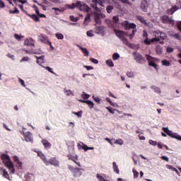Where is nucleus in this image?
<instances>
[{"label": "nucleus", "mask_w": 181, "mask_h": 181, "mask_svg": "<svg viewBox=\"0 0 181 181\" xmlns=\"http://www.w3.org/2000/svg\"><path fill=\"white\" fill-rule=\"evenodd\" d=\"M1 159L3 160V163L8 168V170H10L11 173H15V165H13V163L11 160V157L8 154L3 153L1 155Z\"/></svg>", "instance_id": "nucleus-1"}, {"label": "nucleus", "mask_w": 181, "mask_h": 181, "mask_svg": "<svg viewBox=\"0 0 181 181\" xmlns=\"http://www.w3.org/2000/svg\"><path fill=\"white\" fill-rule=\"evenodd\" d=\"M29 58L28 57H24L22 58V59L21 60V63L23 62H29Z\"/></svg>", "instance_id": "nucleus-58"}, {"label": "nucleus", "mask_w": 181, "mask_h": 181, "mask_svg": "<svg viewBox=\"0 0 181 181\" xmlns=\"http://www.w3.org/2000/svg\"><path fill=\"white\" fill-rule=\"evenodd\" d=\"M150 145H153V146H156L158 145V142L156 141L149 140Z\"/></svg>", "instance_id": "nucleus-51"}, {"label": "nucleus", "mask_w": 181, "mask_h": 181, "mask_svg": "<svg viewBox=\"0 0 181 181\" xmlns=\"http://www.w3.org/2000/svg\"><path fill=\"white\" fill-rule=\"evenodd\" d=\"M112 22H113L115 26H116L117 23H118L119 22V18L117 16H114L112 17Z\"/></svg>", "instance_id": "nucleus-29"}, {"label": "nucleus", "mask_w": 181, "mask_h": 181, "mask_svg": "<svg viewBox=\"0 0 181 181\" xmlns=\"http://www.w3.org/2000/svg\"><path fill=\"white\" fill-rule=\"evenodd\" d=\"M78 9L81 12H88L90 11V7L87 6V4H84V2L82 1H77L76 4L73 3L71 6H70V9H74V8Z\"/></svg>", "instance_id": "nucleus-2"}, {"label": "nucleus", "mask_w": 181, "mask_h": 181, "mask_svg": "<svg viewBox=\"0 0 181 181\" xmlns=\"http://www.w3.org/2000/svg\"><path fill=\"white\" fill-rule=\"evenodd\" d=\"M173 48L170 47H167V53H173Z\"/></svg>", "instance_id": "nucleus-57"}, {"label": "nucleus", "mask_w": 181, "mask_h": 181, "mask_svg": "<svg viewBox=\"0 0 181 181\" xmlns=\"http://www.w3.org/2000/svg\"><path fill=\"white\" fill-rule=\"evenodd\" d=\"M9 13H19V9L18 8H15L14 11L10 10L8 11Z\"/></svg>", "instance_id": "nucleus-47"}, {"label": "nucleus", "mask_w": 181, "mask_h": 181, "mask_svg": "<svg viewBox=\"0 0 181 181\" xmlns=\"http://www.w3.org/2000/svg\"><path fill=\"white\" fill-rule=\"evenodd\" d=\"M166 37H168L166 33L160 31V40H165Z\"/></svg>", "instance_id": "nucleus-31"}, {"label": "nucleus", "mask_w": 181, "mask_h": 181, "mask_svg": "<svg viewBox=\"0 0 181 181\" xmlns=\"http://www.w3.org/2000/svg\"><path fill=\"white\" fill-rule=\"evenodd\" d=\"M127 76H128L130 78H134V72H127Z\"/></svg>", "instance_id": "nucleus-56"}, {"label": "nucleus", "mask_w": 181, "mask_h": 181, "mask_svg": "<svg viewBox=\"0 0 181 181\" xmlns=\"http://www.w3.org/2000/svg\"><path fill=\"white\" fill-rule=\"evenodd\" d=\"M106 110H107V111H109L110 114H114V112L112 111V107H106Z\"/></svg>", "instance_id": "nucleus-64"}, {"label": "nucleus", "mask_w": 181, "mask_h": 181, "mask_svg": "<svg viewBox=\"0 0 181 181\" xmlns=\"http://www.w3.org/2000/svg\"><path fill=\"white\" fill-rule=\"evenodd\" d=\"M174 37L177 40H181V37H180V35H179V33H175Z\"/></svg>", "instance_id": "nucleus-54"}, {"label": "nucleus", "mask_w": 181, "mask_h": 181, "mask_svg": "<svg viewBox=\"0 0 181 181\" xmlns=\"http://www.w3.org/2000/svg\"><path fill=\"white\" fill-rule=\"evenodd\" d=\"M7 57L11 59V60H15V55L11 54V53L7 54Z\"/></svg>", "instance_id": "nucleus-53"}, {"label": "nucleus", "mask_w": 181, "mask_h": 181, "mask_svg": "<svg viewBox=\"0 0 181 181\" xmlns=\"http://www.w3.org/2000/svg\"><path fill=\"white\" fill-rule=\"evenodd\" d=\"M55 36L57 39H59V40H62V39H64V35L62 33H57L55 34Z\"/></svg>", "instance_id": "nucleus-35"}, {"label": "nucleus", "mask_w": 181, "mask_h": 181, "mask_svg": "<svg viewBox=\"0 0 181 181\" xmlns=\"http://www.w3.org/2000/svg\"><path fill=\"white\" fill-rule=\"evenodd\" d=\"M112 165L114 172L117 175H119V169L118 168V165H117V163L113 162Z\"/></svg>", "instance_id": "nucleus-24"}, {"label": "nucleus", "mask_w": 181, "mask_h": 181, "mask_svg": "<svg viewBox=\"0 0 181 181\" xmlns=\"http://www.w3.org/2000/svg\"><path fill=\"white\" fill-rule=\"evenodd\" d=\"M86 104L87 105H88L90 110H93V108H94V103H93L91 100H86Z\"/></svg>", "instance_id": "nucleus-32"}, {"label": "nucleus", "mask_w": 181, "mask_h": 181, "mask_svg": "<svg viewBox=\"0 0 181 181\" xmlns=\"http://www.w3.org/2000/svg\"><path fill=\"white\" fill-rule=\"evenodd\" d=\"M103 32H104V28L103 27L96 26L95 33H98V35H100V33H103Z\"/></svg>", "instance_id": "nucleus-27"}, {"label": "nucleus", "mask_w": 181, "mask_h": 181, "mask_svg": "<svg viewBox=\"0 0 181 181\" xmlns=\"http://www.w3.org/2000/svg\"><path fill=\"white\" fill-rule=\"evenodd\" d=\"M14 37L16 39V40L21 41L22 39H23V35H19L18 34H14Z\"/></svg>", "instance_id": "nucleus-39"}, {"label": "nucleus", "mask_w": 181, "mask_h": 181, "mask_svg": "<svg viewBox=\"0 0 181 181\" xmlns=\"http://www.w3.org/2000/svg\"><path fill=\"white\" fill-rule=\"evenodd\" d=\"M24 45L25 46H31L33 47L35 46V41L32 38L26 39L24 41Z\"/></svg>", "instance_id": "nucleus-17"}, {"label": "nucleus", "mask_w": 181, "mask_h": 181, "mask_svg": "<svg viewBox=\"0 0 181 181\" xmlns=\"http://www.w3.org/2000/svg\"><path fill=\"white\" fill-rule=\"evenodd\" d=\"M8 4H10V5H13V4L12 3V0H7ZM19 2L20 4H26V2H28L27 0H13V2Z\"/></svg>", "instance_id": "nucleus-23"}, {"label": "nucleus", "mask_w": 181, "mask_h": 181, "mask_svg": "<svg viewBox=\"0 0 181 181\" xmlns=\"http://www.w3.org/2000/svg\"><path fill=\"white\" fill-rule=\"evenodd\" d=\"M163 23H168V25H175V21L168 16H163L161 17Z\"/></svg>", "instance_id": "nucleus-11"}, {"label": "nucleus", "mask_w": 181, "mask_h": 181, "mask_svg": "<svg viewBox=\"0 0 181 181\" xmlns=\"http://www.w3.org/2000/svg\"><path fill=\"white\" fill-rule=\"evenodd\" d=\"M163 66H170V62L166 59H164L161 62Z\"/></svg>", "instance_id": "nucleus-34"}, {"label": "nucleus", "mask_w": 181, "mask_h": 181, "mask_svg": "<svg viewBox=\"0 0 181 181\" xmlns=\"http://www.w3.org/2000/svg\"><path fill=\"white\" fill-rule=\"evenodd\" d=\"M156 52L157 54H162V53L163 52V51L162 50V47H156Z\"/></svg>", "instance_id": "nucleus-38"}, {"label": "nucleus", "mask_w": 181, "mask_h": 181, "mask_svg": "<svg viewBox=\"0 0 181 181\" xmlns=\"http://www.w3.org/2000/svg\"><path fill=\"white\" fill-rule=\"evenodd\" d=\"M64 94H66V95H67L68 97H70V95H74V93L71 91V90H64Z\"/></svg>", "instance_id": "nucleus-30"}, {"label": "nucleus", "mask_w": 181, "mask_h": 181, "mask_svg": "<svg viewBox=\"0 0 181 181\" xmlns=\"http://www.w3.org/2000/svg\"><path fill=\"white\" fill-rule=\"evenodd\" d=\"M81 170H83V169L76 168L73 171V175L74 177H79V176H81L83 175V171Z\"/></svg>", "instance_id": "nucleus-16"}, {"label": "nucleus", "mask_w": 181, "mask_h": 181, "mask_svg": "<svg viewBox=\"0 0 181 181\" xmlns=\"http://www.w3.org/2000/svg\"><path fill=\"white\" fill-rule=\"evenodd\" d=\"M39 39L40 42H41L42 43H45V45H49V46H52V42L49 41V38L46 35L41 34L39 36Z\"/></svg>", "instance_id": "nucleus-12"}, {"label": "nucleus", "mask_w": 181, "mask_h": 181, "mask_svg": "<svg viewBox=\"0 0 181 181\" xmlns=\"http://www.w3.org/2000/svg\"><path fill=\"white\" fill-rule=\"evenodd\" d=\"M151 88L155 93H160V88H158L157 86H151Z\"/></svg>", "instance_id": "nucleus-45"}, {"label": "nucleus", "mask_w": 181, "mask_h": 181, "mask_svg": "<svg viewBox=\"0 0 181 181\" xmlns=\"http://www.w3.org/2000/svg\"><path fill=\"white\" fill-rule=\"evenodd\" d=\"M53 11H55V15H60V12H62V10H60L59 8L53 7Z\"/></svg>", "instance_id": "nucleus-42"}, {"label": "nucleus", "mask_w": 181, "mask_h": 181, "mask_svg": "<svg viewBox=\"0 0 181 181\" xmlns=\"http://www.w3.org/2000/svg\"><path fill=\"white\" fill-rule=\"evenodd\" d=\"M70 19L72 22H77L78 19L77 18H75L74 16H71Z\"/></svg>", "instance_id": "nucleus-55"}, {"label": "nucleus", "mask_w": 181, "mask_h": 181, "mask_svg": "<svg viewBox=\"0 0 181 181\" xmlns=\"http://www.w3.org/2000/svg\"><path fill=\"white\" fill-rule=\"evenodd\" d=\"M93 15L96 25H101V18H105V16L103 13H99L97 11H94Z\"/></svg>", "instance_id": "nucleus-7"}, {"label": "nucleus", "mask_w": 181, "mask_h": 181, "mask_svg": "<svg viewBox=\"0 0 181 181\" xmlns=\"http://www.w3.org/2000/svg\"><path fill=\"white\" fill-rule=\"evenodd\" d=\"M119 58V54H118V53L113 54V55H112L113 60H118Z\"/></svg>", "instance_id": "nucleus-46"}, {"label": "nucleus", "mask_w": 181, "mask_h": 181, "mask_svg": "<svg viewBox=\"0 0 181 181\" xmlns=\"http://www.w3.org/2000/svg\"><path fill=\"white\" fill-rule=\"evenodd\" d=\"M134 177H138L139 176V173L136 170L133 169Z\"/></svg>", "instance_id": "nucleus-49"}, {"label": "nucleus", "mask_w": 181, "mask_h": 181, "mask_svg": "<svg viewBox=\"0 0 181 181\" xmlns=\"http://www.w3.org/2000/svg\"><path fill=\"white\" fill-rule=\"evenodd\" d=\"M41 142L45 146V149H50V148H52V144H50V142H49V141L47 139H42Z\"/></svg>", "instance_id": "nucleus-18"}, {"label": "nucleus", "mask_w": 181, "mask_h": 181, "mask_svg": "<svg viewBox=\"0 0 181 181\" xmlns=\"http://www.w3.org/2000/svg\"><path fill=\"white\" fill-rule=\"evenodd\" d=\"M133 56L136 63H139V64L146 63V59H145V57H144V56H142L141 54L138 53V52H133Z\"/></svg>", "instance_id": "nucleus-5"}, {"label": "nucleus", "mask_w": 181, "mask_h": 181, "mask_svg": "<svg viewBox=\"0 0 181 181\" xmlns=\"http://www.w3.org/2000/svg\"><path fill=\"white\" fill-rule=\"evenodd\" d=\"M79 49L84 54V56H86V57H88L90 52H88V49H87V48H83V47H80Z\"/></svg>", "instance_id": "nucleus-22"}, {"label": "nucleus", "mask_w": 181, "mask_h": 181, "mask_svg": "<svg viewBox=\"0 0 181 181\" xmlns=\"http://www.w3.org/2000/svg\"><path fill=\"white\" fill-rule=\"evenodd\" d=\"M136 19H138V21H139L141 23H143V25H147L146 20H145L144 17L141 16H137Z\"/></svg>", "instance_id": "nucleus-26"}, {"label": "nucleus", "mask_w": 181, "mask_h": 181, "mask_svg": "<svg viewBox=\"0 0 181 181\" xmlns=\"http://www.w3.org/2000/svg\"><path fill=\"white\" fill-rule=\"evenodd\" d=\"M106 64L109 66V67H114V62H112V60L108 59L106 61Z\"/></svg>", "instance_id": "nucleus-37"}, {"label": "nucleus", "mask_w": 181, "mask_h": 181, "mask_svg": "<svg viewBox=\"0 0 181 181\" xmlns=\"http://www.w3.org/2000/svg\"><path fill=\"white\" fill-rule=\"evenodd\" d=\"M83 67L86 69V70H93L94 69V67H93L92 66H87V65H84Z\"/></svg>", "instance_id": "nucleus-60"}, {"label": "nucleus", "mask_w": 181, "mask_h": 181, "mask_svg": "<svg viewBox=\"0 0 181 181\" xmlns=\"http://www.w3.org/2000/svg\"><path fill=\"white\" fill-rule=\"evenodd\" d=\"M23 136L26 142H33V137L32 136V133L30 132H23Z\"/></svg>", "instance_id": "nucleus-14"}, {"label": "nucleus", "mask_w": 181, "mask_h": 181, "mask_svg": "<svg viewBox=\"0 0 181 181\" xmlns=\"http://www.w3.org/2000/svg\"><path fill=\"white\" fill-rule=\"evenodd\" d=\"M81 148L82 149H83V151H85V152H87V151H88V146L84 144H82Z\"/></svg>", "instance_id": "nucleus-50"}, {"label": "nucleus", "mask_w": 181, "mask_h": 181, "mask_svg": "<svg viewBox=\"0 0 181 181\" xmlns=\"http://www.w3.org/2000/svg\"><path fill=\"white\" fill-rule=\"evenodd\" d=\"M148 8H149V4L146 0H141L140 8L142 12H148Z\"/></svg>", "instance_id": "nucleus-10"}, {"label": "nucleus", "mask_w": 181, "mask_h": 181, "mask_svg": "<svg viewBox=\"0 0 181 181\" xmlns=\"http://www.w3.org/2000/svg\"><path fill=\"white\" fill-rule=\"evenodd\" d=\"M106 11L107 12V13H111L112 12V11H114V6H108L106 8Z\"/></svg>", "instance_id": "nucleus-36"}, {"label": "nucleus", "mask_w": 181, "mask_h": 181, "mask_svg": "<svg viewBox=\"0 0 181 181\" xmlns=\"http://www.w3.org/2000/svg\"><path fill=\"white\" fill-rule=\"evenodd\" d=\"M105 23L110 28H112L113 29H115V24H114V21L110 19H106Z\"/></svg>", "instance_id": "nucleus-21"}, {"label": "nucleus", "mask_w": 181, "mask_h": 181, "mask_svg": "<svg viewBox=\"0 0 181 181\" xmlns=\"http://www.w3.org/2000/svg\"><path fill=\"white\" fill-rule=\"evenodd\" d=\"M92 98L94 100V101H95V103H98V104H100L101 99H100V98L93 95Z\"/></svg>", "instance_id": "nucleus-43"}, {"label": "nucleus", "mask_w": 181, "mask_h": 181, "mask_svg": "<svg viewBox=\"0 0 181 181\" xmlns=\"http://www.w3.org/2000/svg\"><path fill=\"white\" fill-rule=\"evenodd\" d=\"M86 35L88 37H93V36H94L93 31H87Z\"/></svg>", "instance_id": "nucleus-59"}, {"label": "nucleus", "mask_w": 181, "mask_h": 181, "mask_svg": "<svg viewBox=\"0 0 181 181\" xmlns=\"http://www.w3.org/2000/svg\"><path fill=\"white\" fill-rule=\"evenodd\" d=\"M163 131L170 136V138H174L175 139H177V141H181V136H179L177 133H173L172 131L169 130L168 127H163Z\"/></svg>", "instance_id": "nucleus-4"}, {"label": "nucleus", "mask_w": 181, "mask_h": 181, "mask_svg": "<svg viewBox=\"0 0 181 181\" xmlns=\"http://www.w3.org/2000/svg\"><path fill=\"white\" fill-rule=\"evenodd\" d=\"M90 61L94 64H98V60H97L96 59L90 58Z\"/></svg>", "instance_id": "nucleus-52"}, {"label": "nucleus", "mask_w": 181, "mask_h": 181, "mask_svg": "<svg viewBox=\"0 0 181 181\" xmlns=\"http://www.w3.org/2000/svg\"><path fill=\"white\" fill-rule=\"evenodd\" d=\"M146 60L148 62V66H151V67H154V69H158V66L155 63V60H156V58L153 57L152 56L149 54H146Z\"/></svg>", "instance_id": "nucleus-6"}, {"label": "nucleus", "mask_w": 181, "mask_h": 181, "mask_svg": "<svg viewBox=\"0 0 181 181\" xmlns=\"http://www.w3.org/2000/svg\"><path fill=\"white\" fill-rule=\"evenodd\" d=\"M0 8H5V3L2 0H0Z\"/></svg>", "instance_id": "nucleus-63"}, {"label": "nucleus", "mask_w": 181, "mask_h": 181, "mask_svg": "<svg viewBox=\"0 0 181 181\" xmlns=\"http://www.w3.org/2000/svg\"><path fill=\"white\" fill-rule=\"evenodd\" d=\"M122 25L125 29V30H129V29L136 28V24L134 23H129L128 21H124V23H122Z\"/></svg>", "instance_id": "nucleus-8"}, {"label": "nucleus", "mask_w": 181, "mask_h": 181, "mask_svg": "<svg viewBox=\"0 0 181 181\" xmlns=\"http://www.w3.org/2000/svg\"><path fill=\"white\" fill-rule=\"evenodd\" d=\"M176 11H177V6H174L173 8H171L170 9V15L175 13V12H176Z\"/></svg>", "instance_id": "nucleus-40"}, {"label": "nucleus", "mask_w": 181, "mask_h": 181, "mask_svg": "<svg viewBox=\"0 0 181 181\" xmlns=\"http://www.w3.org/2000/svg\"><path fill=\"white\" fill-rule=\"evenodd\" d=\"M3 176L6 177V179H9V174H8V172L6 170H3Z\"/></svg>", "instance_id": "nucleus-44"}, {"label": "nucleus", "mask_w": 181, "mask_h": 181, "mask_svg": "<svg viewBox=\"0 0 181 181\" xmlns=\"http://www.w3.org/2000/svg\"><path fill=\"white\" fill-rule=\"evenodd\" d=\"M106 0H92L93 4H95V5H100L103 7H104V4H105Z\"/></svg>", "instance_id": "nucleus-19"}, {"label": "nucleus", "mask_w": 181, "mask_h": 181, "mask_svg": "<svg viewBox=\"0 0 181 181\" xmlns=\"http://www.w3.org/2000/svg\"><path fill=\"white\" fill-rule=\"evenodd\" d=\"M122 4H126L127 5H129V6H132V4L129 0H119Z\"/></svg>", "instance_id": "nucleus-33"}, {"label": "nucleus", "mask_w": 181, "mask_h": 181, "mask_svg": "<svg viewBox=\"0 0 181 181\" xmlns=\"http://www.w3.org/2000/svg\"><path fill=\"white\" fill-rule=\"evenodd\" d=\"M46 166H49V165H52L55 167H59L60 165V162L57 160V158L56 157L51 158L49 160H47V163L45 164Z\"/></svg>", "instance_id": "nucleus-9"}, {"label": "nucleus", "mask_w": 181, "mask_h": 181, "mask_svg": "<svg viewBox=\"0 0 181 181\" xmlns=\"http://www.w3.org/2000/svg\"><path fill=\"white\" fill-rule=\"evenodd\" d=\"M142 37L144 39V43H145V45H151V43H152V41H151V40H148V32H146V30L143 31Z\"/></svg>", "instance_id": "nucleus-15"}, {"label": "nucleus", "mask_w": 181, "mask_h": 181, "mask_svg": "<svg viewBox=\"0 0 181 181\" xmlns=\"http://www.w3.org/2000/svg\"><path fill=\"white\" fill-rule=\"evenodd\" d=\"M161 159H162V160H165V162H169V158H168L165 156H161Z\"/></svg>", "instance_id": "nucleus-62"}, {"label": "nucleus", "mask_w": 181, "mask_h": 181, "mask_svg": "<svg viewBox=\"0 0 181 181\" xmlns=\"http://www.w3.org/2000/svg\"><path fill=\"white\" fill-rule=\"evenodd\" d=\"M28 16H30V18H32V19H33V21H35V22H40V19H39V17H37V16H36V14H27Z\"/></svg>", "instance_id": "nucleus-25"}, {"label": "nucleus", "mask_w": 181, "mask_h": 181, "mask_svg": "<svg viewBox=\"0 0 181 181\" xmlns=\"http://www.w3.org/2000/svg\"><path fill=\"white\" fill-rule=\"evenodd\" d=\"M16 163V168H18V169H22V162L18 161Z\"/></svg>", "instance_id": "nucleus-48"}, {"label": "nucleus", "mask_w": 181, "mask_h": 181, "mask_svg": "<svg viewBox=\"0 0 181 181\" xmlns=\"http://www.w3.org/2000/svg\"><path fill=\"white\" fill-rule=\"evenodd\" d=\"M91 22V15L88 13L84 18V23H87Z\"/></svg>", "instance_id": "nucleus-28"}, {"label": "nucleus", "mask_w": 181, "mask_h": 181, "mask_svg": "<svg viewBox=\"0 0 181 181\" xmlns=\"http://www.w3.org/2000/svg\"><path fill=\"white\" fill-rule=\"evenodd\" d=\"M68 158H69V160H74V159H76V160L78 159L77 157H74L71 155H69Z\"/></svg>", "instance_id": "nucleus-61"}, {"label": "nucleus", "mask_w": 181, "mask_h": 181, "mask_svg": "<svg viewBox=\"0 0 181 181\" xmlns=\"http://www.w3.org/2000/svg\"><path fill=\"white\" fill-rule=\"evenodd\" d=\"M135 33H136V29H133L132 33L129 35V39H133L134 36H135Z\"/></svg>", "instance_id": "nucleus-41"}, {"label": "nucleus", "mask_w": 181, "mask_h": 181, "mask_svg": "<svg viewBox=\"0 0 181 181\" xmlns=\"http://www.w3.org/2000/svg\"><path fill=\"white\" fill-rule=\"evenodd\" d=\"M154 38L151 39V43H155V42H159L160 40V31L156 30L153 32Z\"/></svg>", "instance_id": "nucleus-13"}, {"label": "nucleus", "mask_w": 181, "mask_h": 181, "mask_svg": "<svg viewBox=\"0 0 181 181\" xmlns=\"http://www.w3.org/2000/svg\"><path fill=\"white\" fill-rule=\"evenodd\" d=\"M113 32L115 33L116 36L122 40V43L124 45H126V46H128V39L125 37V32L121 30H117V28L113 29Z\"/></svg>", "instance_id": "nucleus-3"}, {"label": "nucleus", "mask_w": 181, "mask_h": 181, "mask_svg": "<svg viewBox=\"0 0 181 181\" xmlns=\"http://www.w3.org/2000/svg\"><path fill=\"white\" fill-rule=\"evenodd\" d=\"M37 155L38 156H40V158H41L42 160H43L44 163L46 165L47 163V159L46 158V156L42 152H38Z\"/></svg>", "instance_id": "nucleus-20"}]
</instances>
